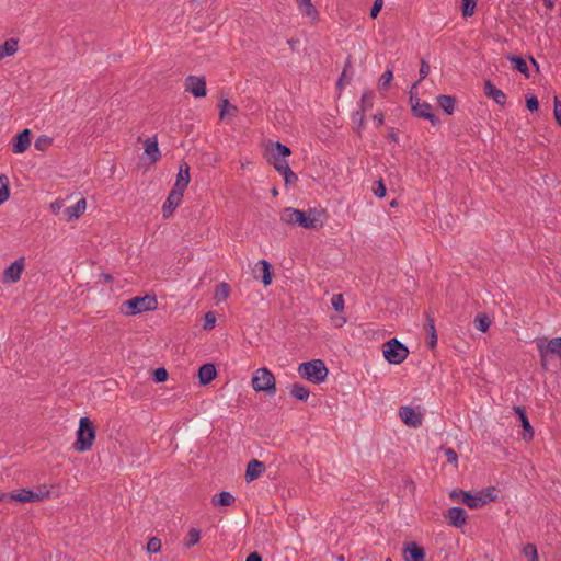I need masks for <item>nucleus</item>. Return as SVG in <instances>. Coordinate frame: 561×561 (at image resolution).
Segmentation results:
<instances>
[{
	"label": "nucleus",
	"instance_id": "50",
	"mask_svg": "<svg viewBox=\"0 0 561 561\" xmlns=\"http://www.w3.org/2000/svg\"><path fill=\"white\" fill-rule=\"evenodd\" d=\"M496 489L494 486H490L485 490H482L479 492L480 495H482V500H485V504L495 501L496 500Z\"/></svg>",
	"mask_w": 561,
	"mask_h": 561
},
{
	"label": "nucleus",
	"instance_id": "17",
	"mask_svg": "<svg viewBox=\"0 0 561 561\" xmlns=\"http://www.w3.org/2000/svg\"><path fill=\"white\" fill-rule=\"evenodd\" d=\"M403 556L405 561H424L425 550L419 543L411 541L404 545Z\"/></svg>",
	"mask_w": 561,
	"mask_h": 561
},
{
	"label": "nucleus",
	"instance_id": "47",
	"mask_svg": "<svg viewBox=\"0 0 561 561\" xmlns=\"http://www.w3.org/2000/svg\"><path fill=\"white\" fill-rule=\"evenodd\" d=\"M373 192H374L375 196L378 197V198H382V197L386 196L387 188H386V185H385V183H383V181L381 179L374 183Z\"/></svg>",
	"mask_w": 561,
	"mask_h": 561
},
{
	"label": "nucleus",
	"instance_id": "59",
	"mask_svg": "<svg viewBox=\"0 0 561 561\" xmlns=\"http://www.w3.org/2000/svg\"><path fill=\"white\" fill-rule=\"evenodd\" d=\"M426 343H427V346L430 348H432V350L435 348V346L437 345V334H436V332L431 333L428 335Z\"/></svg>",
	"mask_w": 561,
	"mask_h": 561
},
{
	"label": "nucleus",
	"instance_id": "25",
	"mask_svg": "<svg viewBox=\"0 0 561 561\" xmlns=\"http://www.w3.org/2000/svg\"><path fill=\"white\" fill-rule=\"evenodd\" d=\"M353 69H352V56L348 55L342 70V73L336 82V88L342 90L346 84H348L352 80Z\"/></svg>",
	"mask_w": 561,
	"mask_h": 561
},
{
	"label": "nucleus",
	"instance_id": "62",
	"mask_svg": "<svg viewBox=\"0 0 561 561\" xmlns=\"http://www.w3.org/2000/svg\"><path fill=\"white\" fill-rule=\"evenodd\" d=\"M373 118L377 123L378 127L381 126L383 124V122H385V116H383V114L381 112L375 114L373 116Z\"/></svg>",
	"mask_w": 561,
	"mask_h": 561
},
{
	"label": "nucleus",
	"instance_id": "40",
	"mask_svg": "<svg viewBox=\"0 0 561 561\" xmlns=\"http://www.w3.org/2000/svg\"><path fill=\"white\" fill-rule=\"evenodd\" d=\"M201 539V531L197 528H191L186 536L185 547L191 548L198 543Z\"/></svg>",
	"mask_w": 561,
	"mask_h": 561
},
{
	"label": "nucleus",
	"instance_id": "13",
	"mask_svg": "<svg viewBox=\"0 0 561 561\" xmlns=\"http://www.w3.org/2000/svg\"><path fill=\"white\" fill-rule=\"evenodd\" d=\"M183 195V192L174 188L171 190L162 206V215L164 218H169L173 215L175 208L181 204Z\"/></svg>",
	"mask_w": 561,
	"mask_h": 561
},
{
	"label": "nucleus",
	"instance_id": "43",
	"mask_svg": "<svg viewBox=\"0 0 561 561\" xmlns=\"http://www.w3.org/2000/svg\"><path fill=\"white\" fill-rule=\"evenodd\" d=\"M168 371L164 367H158L152 371V380L156 383H162L168 380Z\"/></svg>",
	"mask_w": 561,
	"mask_h": 561
},
{
	"label": "nucleus",
	"instance_id": "32",
	"mask_svg": "<svg viewBox=\"0 0 561 561\" xmlns=\"http://www.w3.org/2000/svg\"><path fill=\"white\" fill-rule=\"evenodd\" d=\"M18 45L19 41L15 38H9L0 45V60L4 57L14 55L18 50Z\"/></svg>",
	"mask_w": 561,
	"mask_h": 561
},
{
	"label": "nucleus",
	"instance_id": "21",
	"mask_svg": "<svg viewBox=\"0 0 561 561\" xmlns=\"http://www.w3.org/2000/svg\"><path fill=\"white\" fill-rule=\"evenodd\" d=\"M484 94L502 107L506 104L505 93L497 89L490 80L484 81Z\"/></svg>",
	"mask_w": 561,
	"mask_h": 561
},
{
	"label": "nucleus",
	"instance_id": "1",
	"mask_svg": "<svg viewBox=\"0 0 561 561\" xmlns=\"http://www.w3.org/2000/svg\"><path fill=\"white\" fill-rule=\"evenodd\" d=\"M280 219L285 224L297 225L305 229H319L323 227L325 210L316 207L308 210L286 207L280 214Z\"/></svg>",
	"mask_w": 561,
	"mask_h": 561
},
{
	"label": "nucleus",
	"instance_id": "61",
	"mask_svg": "<svg viewBox=\"0 0 561 561\" xmlns=\"http://www.w3.org/2000/svg\"><path fill=\"white\" fill-rule=\"evenodd\" d=\"M245 561H262V556L254 551L247 557Z\"/></svg>",
	"mask_w": 561,
	"mask_h": 561
},
{
	"label": "nucleus",
	"instance_id": "63",
	"mask_svg": "<svg viewBox=\"0 0 561 561\" xmlns=\"http://www.w3.org/2000/svg\"><path fill=\"white\" fill-rule=\"evenodd\" d=\"M388 138L394 142H398L399 141V137H398V134L394 131V129L392 128L391 131L388 134Z\"/></svg>",
	"mask_w": 561,
	"mask_h": 561
},
{
	"label": "nucleus",
	"instance_id": "57",
	"mask_svg": "<svg viewBox=\"0 0 561 561\" xmlns=\"http://www.w3.org/2000/svg\"><path fill=\"white\" fill-rule=\"evenodd\" d=\"M283 176H284L286 185L294 184V183H296L298 181L297 174L295 172H293L291 169L289 170V172L286 171V173H284Z\"/></svg>",
	"mask_w": 561,
	"mask_h": 561
},
{
	"label": "nucleus",
	"instance_id": "33",
	"mask_svg": "<svg viewBox=\"0 0 561 561\" xmlns=\"http://www.w3.org/2000/svg\"><path fill=\"white\" fill-rule=\"evenodd\" d=\"M10 197V181L4 174L0 175V205L7 202Z\"/></svg>",
	"mask_w": 561,
	"mask_h": 561
},
{
	"label": "nucleus",
	"instance_id": "8",
	"mask_svg": "<svg viewBox=\"0 0 561 561\" xmlns=\"http://www.w3.org/2000/svg\"><path fill=\"white\" fill-rule=\"evenodd\" d=\"M536 346L539 354L556 355L561 362V336L549 341L547 337H538L536 339Z\"/></svg>",
	"mask_w": 561,
	"mask_h": 561
},
{
	"label": "nucleus",
	"instance_id": "37",
	"mask_svg": "<svg viewBox=\"0 0 561 561\" xmlns=\"http://www.w3.org/2000/svg\"><path fill=\"white\" fill-rule=\"evenodd\" d=\"M477 0H461V13L465 19L474 14Z\"/></svg>",
	"mask_w": 561,
	"mask_h": 561
},
{
	"label": "nucleus",
	"instance_id": "24",
	"mask_svg": "<svg viewBox=\"0 0 561 561\" xmlns=\"http://www.w3.org/2000/svg\"><path fill=\"white\" fill-rule=\"evenodd\" d=\"M264 470H265L264 462H262L257 459L250 460L248 462L247 470H245V480L248 482L256 480L257 478L261 477V474L264 472Z\"/></svg>",
	"mask_w": 561,
	"mask_h": 561
},
{
	"label": "nucleus",
	"instance_id": "15",
	"mask_svg": "<svg viewBox=\"0 0 561 561\" xmlns=\"http://www.w3.org/2000/svg\"><path fill=\"white\" fill-rule=\"evenodd\" d=\"M514 412L518 415V419L520 421V426L523 427L524 432L522 434V437L525 442H530L534 438V428L528 420L526 409L520 405H514L513 408Z\"/></svg>",
	"mask_w": 561,
	"mask_h": 561
},
{
	"label": "nucleus",
	"instance_id": "64",
	"mask_svg": "<svg viewBox=\"0 0 561 561\" xmlns=\"http://www.w3.org/2000/svg\"><path fill=\"white\" fill-rule=\"evenodd\" d=\"M299 39L290 38L287 41V44L290 46L293 50H295L296 46L299 45Z\"/></svg>",
	"mask_w": 561,
	"mask_h": 561
},
{
	"label": "nucleus",
	"instance_id": "19",
	"mask_svg": "<svg viewBox=\"0 0 561 561\" xmlns=\"http://www.w3.org/2000/svg\"><path fill=\"white\" fill-rule=\"evenodd\" d=\"M46 493H35L32 490L22 489L18 492H11L10 493V500L18 501L20 503H26V502H37L43 499H45Z\"/></svg>",
	"mask_w": 561,
	"mask_h": 561
},
{
	"label": "nucleus",
	"instance_id": "55",
	"mask_svg": "<svg viewBox=\"0 0 561 561\" xmlns=\"http://www.w3.org/2000/svg\"><path fill=\"white\" fill-rule=\"evenodd\" d=\"M444 451H445V456L447 458V461L449 463H454L455 466H457V463H458V455H457V453L453 448H446Z\"/></svg>",
	"mask_w": 561,
	"mask_h": 561
},
{
	"label": "nucleus",
	"instance_id": "20",
	"mask_svg": "<svg viewBox=\"0 0 561 561\" xmlns=\"http://www.w3.org/2000/svg\"><path fill=\"white\" fill-rule=\"evenodd\" d=\"M261 272V275H255V278H260L264 286H268L273 280V267L271 263L264 259L260 260L255 265V272Z\"/></svg>",
	"mask_w": 561,
	"mask_h": 561
},
{
	"label": "nucleus",
	"instance_id": "56",
	"mask_svg": "<svg viewBox=\"0 0 561 561\" xmlns=\"http://www.w3.org/2000/svg\"><path fill=\"white\" fill-rule=\"evenodd\" d=\"M424 329L428 334L436 332L434 318L426 313V322Z\"/></svg>",
	"mask_w": 561,
	"mask_h": 561
},
{
	"label": "nucleus",
	"instance_id": "4",
	"mask_svg": "<svg viewBox=\"0 0 561 561\" xmlns=\"http://www.w3.org/2000/svg\"><path fill=\"white\" fill-rule=\"evenodd\" d=\"M298 374L308 381L321 383L327 379L329 370L323 360L312 359L299 364Z\"/></svg>",
	"mask_w": 561,
	"mask_h": 561
},
{
	"label": "nucleus",
	"instance_id": "41",
	"mask_svg": "<svg viewBox=\"0 0 561 561\" xmlns=\"http://www.w3.org/2000/svg\"><path fill=\"white\" fill-rule=\"evenodd\" d=\"M299 9L308 16H314L317 14V10L314 5L311 3V0H297Z\"/></svg>",
	"mask_w": 561,
	"mask_h": 561
},
{
	"label": "nucleus",
	"instance_id": "51",
	"mask_svg": "<svg viewBox=\"0 0 561 561\" xmlns=\"http://www.w3.org/2000/svg\"><path fill=\"white\" fill-rule=\"evenodd\" d=\"M526 107L529 112H537L539 108V101L536 95L530 94L526 96Z\"/></svg>",
	"mask_w": 561,
	"mask_h": 561
},
{
	"label": "nucleus",
	"instance_id": "38",
	"mask_svg": "<svg viewBox=\"0 0 561 561\" xmlns=\"http://www.w3.org/2000/svg\"><path fill=\"white\" fill-rule=\"evenodd\" d=\"M352 122L356 125V131L358 136H362V131L365 128V113L363 111H356L352 114Z\"/></svg>",
	"mask_w": 561,
	"mask_h": 561
},
{
	"label": "nucleus",
	"instance_id": "30",
	"mask_svg": "<svg viewBox=\"0 0 561 561\" xmlns=\"http://www.w3.org/2000/svg\"><path fill=\"white\" fill-rule=\"evenodd\" d=\"M290 396L299 401L306 402L310 396V390L305 385L295 382L290 388Z\"/></svg>",
	"mask_w": 561,
	"mask_h": 561
},
{
	"label": "nucleus",
	"instance_id": "36",
	"mask_svg": "<svg viewBox=\"0 0 561 561\" xmlns=\"http://www.w3.org/2000/svg\"><path fill=\"white\" fill-rule=\"evenodd\" d=\"M490 324L491 320L484 313L478 314L474 319V328L480 332H486L488 329L490 328Z\"/></svg>",
	"mask_w": 561,
	"mask_h": 561
},
{
	"label": "nucleus",
	"instance_id": "34",
	"mask_svg": "<svg viewBox=\"0 0 561 561\" xmlns=\"http://www.w3.org/2000/svg\"><path fill=\"white\" fill-rule=\"evenodd\" d=\"M374 99H375V94L373 91H365L362 94L360 105H359L358 111H363V113H365L366 111L371 110L374 106Z\"/></svg>",
	"mask_w": 561,
	"mask_h": 561
},
{
	"label": "nucleus",
	"instance_id": "5",
	"mask_svg": "<svg viewBox=\"0 0 561 561\" xmlns=\"http://www.w3.org/2000/svg\"><path fill=\"white\" fill-rule=\"evenodd\" d=\"M251 385L255 392H264L271 397L277 391L275 377L266 367L257 368L253 373Z\"/></svg>",
	"mask_w": 561,
	"mask_h": 561
},
{
	"label": "nucleus",
	"instance_id": "23",
	"mask_svg": "<svg viewBox=\"0 0 561 561\" xmlns=\"http://www.w3.org/2000/svg\"><path fill=\"white\" fill-rule=\"evenodd\" d=\"M190 181V165L186 162H183L180 165L173 188L184 193Z\"/></svg>",
	"mask_w": 561,
	"mask_h": 561
},
{
	"label": "nucleus",
	"instance_id": "53",
	"mask_svg": "<svg viewBox=\"0 0 561 561\" xmlns=\"http://www.w3.org/2000/svg\"><path fill=\"white\" fill-rule=\"evenodd\" d=\"M553 116L558 125L561 127V102L557 96H554L553 100Z\"/></svg>",
	"mask_w": 561,
	"mask_h": 561
},
{
	"label": "nucleus",
	"instance_id": "52",
	"mask_svg": "<svg viewBox=\"0 0 561 561\" xmlns=\"http://www.w3.org/2000/svg\"><path fill=\"white\" fill-rule=\"evenodd\" d=\"M216 323V317L215 313L211 311H208L205 313L204 317V330H211L215 327Z\"/></svg>",
	"mask_w": 561,
	"mask_h": 561
},
{
	"label": "nucleus",
	"instance_id": "11",
	"mask_svg": "<svg viewBox=\"0 0 561 561\" xmlns=\"http://www.w3.org/2000/svg\"><path fill=\"white\" fill-rule=\"evenodd\" d=\"M458 495H461L462 503L471 510H477V508H480L483 505H485V500H482V495H480L479 493L472 494L469 491H462V490H460V491L453 490L450 492V497L453 500H455L456 496H458Z\"/></svg>",
	"mask_w": 561,
	"mask_h": 561
},
{
	"label": "nucleus",
	"instance_id": "60",
	"mask_svg": "<svg viewBox=\"0 0 561 561\" xmlns=\"http://www.w3.org/2000/svg\"><path fill=\"white\" fill-rule=\"evenodd\" d=\"M410 98H409V102H410V105H411V110L413 108V104L416 102H421L419 96H417V93L414 92V89L411 88L410 92Z\"/></svg>",
	"mask_w": 561,
	"mask_h": 561
},
{
	"label": "nucleus",
	"instance_id": "6",
	"mask_svg": "<svg viewBox=\"0 0 561 561\" xmlns=\"http://www.w3.org/2000/svg\"><path fill=\"white\" fill-rule=\"evenodd\" d=\"M291 154V150L286 145L276 141L273 144V148L268 152L267 161L273 164V167L278 171L279 174L289 172L290 167L289 163L285 160V158Z\"/></svg>",
	"mask_w": 561,
	"mask_h": 561
},
{
	"label": "nucleus",
	"instance_id": "22",
	"mask_svg": "<svg viewBox=\"0 0 561 561\" xmlns=\"http://www.w3.org/2000/svg\"><path fill=\"white\" fill-rule=\"evenodd\" d=\"M199 383L206 386L210 383L217 377V369L215 364L205 363L198 368Z\"/></svg>",
	"mask_w": 561,
	"mask_h": 561
},
{
	"label": "nucleus",
	"instance_id": "18",
	"mask_svg": "<svg viewBox=\"0 0 561 561\" xmlns=\"http://www.w3.org/2000/svg\"><path fill=\"white\" fill-rule=\"evenodd\" d=\"M445 517L448 519L449 525L460 528L467 523V512L460 506H453L448 508Z\"/></svg>",
	"mask_w": 561,
	"mask_h": 561
},
{
	"label": "nucleus",
	"instance_id": "48",
	"mask_svg": "<svg viewBox=\"0 0 561 561\" xmlns=\"http://www.w3.org/2000/svg\"><path fill=\"white\" fill-rule=\"evenodd\" d=\"M146 548L148 553H157L161 550V540L152 537L148 540Z\"/></svg>",
	"mask_w": 561,
	"mask_h": 561
},
{
	"label": "nucleus",
	"instance_id": "45",
	"mask_svg": "<svg viewBox=\"0 0 561 561\" xmlns=\"http://www.w3.org/2000/svg\"><path fill=\"white\" fill-rule=\"evenodd\" d=\"M393 79V73H392V70H386L382 75H381V78L379 80V90L382 91V90H387L390 85V82L392 81Z\"/></svg>",
	"mask_w": 561,
	"mask_h": 561
},
{
	"label": "nucleus",
	"instance_id": "2",
	"mask_svg": "<svg viewBox=\"0 0 561 561\" xmlns=\"http://www.w3.org/2000/svg\"><path fill=\"white\" fill-rule=\"evenodd\" d=\"M158 301L154 295L136 296L121 305V312L125 316H136L145 311L157 309Z\"/></svg>",
	"mask_w": 561,
	"mask_h": 561
},
{
	"label": "nucleus",
	"instance_id": "28",
	"mask_svg": "<svg viewBox=\"0 0 561 561\" xmlns=\"http://www.w3.org/2000/svg\"><path fill=\"white\" fill-rule=\"evenodd\" d=\"M87 202L80 198L75 205L66 208L65 214L68 219H78L85 210Z\"/></svg>",
	"mask_w": 561,
	"mask_h": 561
},
{
	"label": "nucleus",
	"instance_id": "49",
	"mask_svg": "<svg viewBox=\"0 0 561 561\" xmlns=\"http://www.w3.org/2000/svg\"><path fill=\"white\" fill-rule=\"evenodd\" d=\"M331 305L333 309L337 312L343 311L344 309V297L342 294H334L331 298Z\"/></svg>",
	"mask_w": 561,
	"mask_h": 561
},
{
	"label": "nucleus",
	"instance_id": "39",
	"mask_svg": "<svg viewBox=\"0 0 561 561\" xmlns=\"http://www.w3.org/2000/svg\"><path fill=\"white\" fill-rule=\"evenodd\" d=\"M238 108L236 105L230 104L227 99H222L220 102V118L222 119L225 115H233L237 113Z\"/></svg>",
	"mask_w": 561,
	"mask_h": 561
},
{
	"label": "nucleus",
	"instance_id": "14",
	"mask_svg": "<svg viewBox=\"0 0 561 561\" xmlns=\"http://www.w3.org/2000/svg\"><path fill=\"white\" fill-rule=\"evenodd\" d=\"M31 136L32 133L27 128L16 134L12 139V152L16 154L25 152L31 145Z\"/></svg>",
	"mask_w": 561,
	"mask_h": 561
},
{
	"label": "nucleus",
	"instance_id": "58",
	"mask_svg": "<svg viewBox=\"0 0 561 561\" xmlns=\"http://www.w3.org/2000/svg\"><path fill=\"white\" fill-rule=\"evenodd\" d=\"M540 357V366L542 370L548 371L549 370V355L547 354H539Z\"/></svg>",
	"mask_w": 561,
	"mask_h": 561
},
{
	"label": "nucleus",
	"instance_id": "46",
	"mask_svg": "<svg viewBox=\"0 0 561 561\" xmlns=\"http://www.w3.org/2000/svg\"><path fill=\"white\" fill-rule=\"evenodd\" d=\"M430 69H431L430 64H428L426 60L422 59V60H421L420 70H419V72H420V79H419L416 82H414V83L412 84V89H415V88L417 87V84H419L423 79H425V78L428 76V73H430Z\"/></svg>",
	"mask_w": 561,
	"mask_h": 561
},
{
	"label": "nucleus",
	"instance_id": "31",
	"mask_svg": "<svg viewBox=\"0 0 561 561\" xmlns=\"http://www.w3.org/2000/svg\"><path fill=\"white\" fill-rule=\"evenodd\" d=\"M145 152L150 158L151 162H157L160 159V150L156 138L147 139L145 141Z\"/></svg>",
	"mask_w": 561,
	"mask_h": 561
},
{
	"label": "nucleus",
	"instance_id": "27",
	"mask_svg": "<svg viewBox=\"0 0 561 561\" xmlns=\"http://www.w3.org/2000/svg\"><path fill=\"white\" fill-rule=\"evenodd\" d=\"M507 59L511 61L514 70L523 73L526 78L530 77L527 62L522 56L510 55Z\"/></svg>",
	"mask_w": 561,
	"mask_h": 561
},
{
	"label": "nucleus",
	"instance_id": "42",
	"mask_svg": "<svg viewBox=\"0 0 561 561\" xmlns=\"http://www.w3.org/2000/svg\"><path fill=\"white\" fill-rule=\"evenodd\" d=\"M53 142V138L46 136V135H41L39 137L36 138L35 142H34V147L36 150H39V151H45Z\"/></svg>",
	"mask_w": 561,
	"mask_h": 561
},
{
	"label": "nucleus",
	"instance_id": "26",
	"mask_svg": "<svg viewBox=\"0 0 561 561\" xmlns=\"http://www.w3.org/2000/svg\"><path fill=\"white\" fill-rule=\"evenodd\" d=\"M437 105L447 114L453 115L456 105V98L453 95L440 94L436 99Z\"/></svg>",
	"mask_w": 561,
	"mask_h": 561
},
{
	"label": "nucleus",
	"instance_id": "29",
	"mask_svg": "<svg viewBox=\"0 0 561 561\" xmlns=\"http://www.w3.org/2000/svg\"><path fill=\"white\" fill-rule=\"evenodd\" d=\"M236 497L228 491H221L218 494H215L211 499V503L215 506H229L233 504Z\"/></svg>",
	"mask_w": 561,
	"mask_h": 561
},
{
	"label": "nucleus",
	"instance_id": "7",
	"mask_svg": "<svg viewBox=\"0 0 561 561\" xmlns=\"http://www.w3.org/2000/svg\"><path fill=\"white\" fill-rule=\"evenodd\" d=\"M383 356L390 364L399 365L409 355L408 347L397 339H391L383 344Z\"/></svg>",
	"mask_w": 561,
	"mask_h": 561
},
{
	"label": "nucleus",
	"instance_id": "12",
	"mask_svg": "<svg viewBox=\"0 0 561 561\" xmlns=\"http://www.w3.org/2000/svg\"><path fill=\"white\" fill-rule=\"evenodd\" d=\"M25 259L21 256L3 271V283H16L25 266Z\"/></svg>",
	"mask_w": 561,
	"mask_h": 561
},
{
	"label": "nucleus",
	"instance_id": "44",
	"mask_svg": "<svg viewBox=\"0 0 561 561\" xmlns=\"http://www.w3.org/2000/svg\"><path fill=\"white\" fill-rule=\"evenodd\" d=\"M523 553L529 561H538V551L535 545L527 543L524 546Z\"/></svg>",
	"mask_w": 561,
	"mask_h": 561
},
{
	"label": "nucleus",
	"instance_id": "54",
	"mask_svg": "<svg viewBox=\"0 0 561 561\" xmlns=\"http://www.w3.org/2000/svg\"><path fill=\"white\" fill-rule=\"evenodd\" d=\"M383 5V0H375L373 7L370 8L369 16L375 20L379 12L381 11Z\"/></svg>",
	"mask_w": 561,
	"mask_h": 561
},
{
	"label": "nucleus",
	"instance_id": "3",
	"mask_svg": "<svg viewBox=\"0 0 561 561\" xmlns=\"http://www.w3.org/2000/svg\"><path fill=\"white\" fill-rule=\"evenodd\" d=\"M94 440L95 427L89 417L82 416L79 420V427L77 430V438L73 443V449L79 453L90 450Z\"/></svg>",
	"mask_w": 561,
	"mask_h": 561
},
{
	"label": "nucleus",
	"instance_id": "9",
	"mask_svg": "<svg viewBox=\"0 0 561 561\" xmlns=\"http://www.w3.org/2000/svg\"><path fill=\"white\" fill-rule=\"evenodd\" d=\"M432 111L433 106L430 103L415 101L413 104L412 114L415 117L430 121L433 126H438L440 124V119Z\"/></svg>",
	"mask_w": 561,
	"mask_h": 561
},
{
	"label": "nucleus",
	"instance_id": "16",
	"mask_svg": "<svg viewBox=\"0 0 561 561\" xmlns=\"http://www.w3.org/2000/svg\"><path fill=\"white\" fill-rule=\"evenodd\" d=\"M399 416L401 421L410 427H419L422 424V416L420 413L409 405L399 409Z\"/></svg>",
	"mask_w": 561,
	"mask_h": 561
},
{
	"label": "nucleus",
	"instance_id": "35",
	"mask_svg": "<svg viewBox=\"0 0 561 561\" xmlns=\"http://www.w3.org/2000/svg\"><path fill=\"white\" fill-rule=\"evenodd\" d=\"M230 286L229 284L222 282L216 286L214 299L217 301H224L229 297Z\"/></svg>",
	"mask_w": 561,
	"mask_h": 561
},
{
	"label": "nucleus",
	"instance_id": "10",
	"mask_svg": "<svg viewBox=\"0 0 561 561\" xmlns=\"http://www.w3.org/2000/svg\"><path fill=\"white\" fill-rule=\"evenodd\" d=\"M185 91L195 98H204L207 93L206 79L204 77L188 76L185 79Z\"/></svg>",
	"mask_w": 561,
	"mask_h": 561
}]
</instances>
